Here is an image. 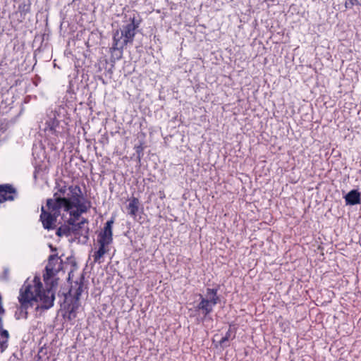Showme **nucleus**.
I'll return each instance as SVG.
<instances>
[{
    "label": "nucleus",
    "mask_w": 361,
    "mask_h": 361,
    "mask_svg": "<svg viewBox=\"0 0 361 361\" xmlns=\"http://www.w3.org/2000/svg\"><path fill=\"white\" fill-rule=\"evenodd\" d=\"M55 295L51 288H43L41 279L35 276L32 281H25L18 297L20 305L15 312L16 319H27V310L39 302L37 310H48L54 305Z\"/></svg>",
    "instance_id": "1"
},
{
    "label": "nucleus",
    "mask_w": 361,
    "mask_h": 361,
    "mask_svg": "<svg viewBox=\"0 0 361 361\" xmlns=\"http://www.w3.org/2000/svg\"><path fill=\"white\" fill-rule=\"evenodd\" d=\"M70 120L66 109L64 107L59 106L47 114L44 132L49 136H54L55 140L66 138L69 135L68 123Z\"/></svg>",
    "instance_id": "2"
},
{
    "label": "nucleus",
    "mask_w": 361,
    "mask_h": 361,
    "mask_svg": "<svg viewBox=\"0 0 361 361\" xmlns=\"http://www.w3.org/2000/svg\"><path fill=\"white\" fill-rule=\"evenodd\" d=\"M141 20L136 17H130L129 23L123 25L121 30H116L113 33V44L110 48L111 53L115 51H120L122 53L123 49L128 44H132L136 35V30L140 27Z\"/></svg>",
    "instance_id": "3"
},
{
    "label": "nucleus",
    "mask_w": 361,
    "mask_h": 361,
    "mask_svg": "<svg viewBox=\"0 0 361 361\" xmlns=\"http://www.w3.org/2000/svg\"><path fill=\"white\" fill-rule=\"evenodd\" d=\"M62 206L55 199H47L46 207H41L39 220L45 230L51 231L56 228L57 218L61 215Z\"/></svg>",
    "instance_id": "4"
},
{
    "label": "nucleus",
    "mask_w": 361,
    "mask_h": 361,
    "mask_svg": "<svg viewBox=\"0 0 361 361\" xmlns=\"http://www.w3.org/2000/svg\"><path fill=\"white\" fill-rule=\"evenodd\" d=\"M85 276L82 274L79 279L75 281L74 285L71 286L68 291V295H66V300L68 302L69 298L71 301L64 307L66 317L68 320H72L76 317V312L80 306V297L83 292Z\"/></svg>",
    "instance_id": "5"
},
{
    "label": "nucleus",
    "mask_w": 361,
    "mask_h": 361,
    "mask_svg": "<svg viewBox=\"0 0 361 361\" xmlns=\"http://www.w3.org/2000/svg\"><path fill=\"white\" fill-rule=\"evenodd\" d=\"M219 289V286L216 285V288H207L205 295L200 294V302L195 307V310L200 312L204 318L214 311V307L220 302Z\"/></svg>",
    "instance_id": "6"
},
{
    "label": "nucleus",
    "mask_w": 361,
    "mask_h": 361,
    "mask_svg": "<svg viewBox=\"0 0 361 361\" xmlns=\"http://www.w3.org/2000/svg\"><path fill=\"white\" fill-rule=\"evenodd\" d=\"M69 197L66 198L55 199L62 206L63 211H70L74 208L75 204L83 203V201H88L83 195L81 188L78 185L68 186Z\"/></svg>",
    "instance_id": "7"
},
{
    "label": "nucleus",
    "mask_w": 361,
    "mask_h": 361,
    "mask_svg": "<svg viewBox=\"0 0 361 361\" xmlns=\"http://www.w3.org/2000/svg\"><path fill=\"white\" fill-rule=\"evenodd\" d=\"M61 269V260L57 255H51L49 257V262L45 267V273L43 275L44 281L48 283Z\"/></svg>",
    "instance_id": "8"
},
{
    "label": "nucleus",
    "mask_w": 361,
    "mask_h": 361,
    "mask_svg": "<svg viewBox=\"0 0 361 361\" xmlns=\"http://www.w3.org/2000/svg\"><path fill=\"white\" fill-rule=\"evenodd\" d=\"M114 224V218L111 217L108 220L104 228L97 235V243L109 245L113 243V225Z\"/></svg>",
    "instance_id": "9"
},
{
    "label": "nucleus",
    "mask_w": 361,
    "mask_h": 361,
    "mask_svg": "<svg viewBox=\"0 0 361 361\" xmlns=\"http://www.w3.org/2000/svg\"><path fill=\"white\" fill-rule=\"evenodd\" d=\"M67 222L73 226V235L82 236L85 240L89 239L90 228L87 226V219L82 218L79 223H76L74 219H68Z\"/></svg>",
    "instance_id": "10"
},
{
    "label": "nucleus",
    "mask_w": 361,
    "mask_h": 361,
    "mask_svg": "<svg viewBox=\"0 0 361 361\" xmlns=\"http://www.w3.org/2000/svg\"><path fill=\"white\" fill-rule=\"evenodd\" d=\"M17 195V190L12 185H0V203L13 201L16 198Z\"/></svg>",
    "instance_id": "11"
},
{
    "label": "nucleus",
    "mask_w": 361,
    "mask_h": 361,
    "mask_svg": "<svg viewBox=\"0 0 361 361\" xmlns=\"http://www.w3.org/2000/svg\"><path fill=\"white\" fill-rule=\"evenodd\" d=\"M90 207V201H83V203L82 204L74 205V208H75V209H71L70 211L65 212L69 213L70 216L68 219H74V221H76L82 214L87 212Z\"/></svg>",
    "instance_id": "12"
},
{
    "label": "nucleus",
    "mask_w": 361,
    "mask_h": 361,
    "mask_svg": "<svg viewBox=\"0 0 361 361\" xmlns=\"http://www.w3.org/2000/svg\"><path fill=\"white\" fill-rule=\"evenodd\" d=\"M128 204L126 206V209L128 211V215H129L133 219H136L140 210L142 212L143 210L142 207H141L140 202L137 197H132L128 200Z\"/></svg>",
    "instance_id": "13"
},
{
    "label": "nucleus",
    "mask_w": 361,
    "mask_h": 361,
    "mask_svg": "<svg viewBox=\"0 0 361 361\" xmlns=\"http://www.w3.org/2000/svg\"><path fill=\"white\" fill-rule=\"evenodd\" d=\"M54 193L51 199L66 198L63 197L68 190V186L63 180H56L54 186Z\"/></svg>",
    "instance_id": "14"
},
{
    "label": "nucleus",
    "mask_w": 361,
    "mask_h": 361,
    "mask_svg": "<svg viewBox=\"0 0 361 361\" xmlns=\"http://www.w3.org/2000/svg\"><path fill=\"white\" fill-rule=\"evenodd\" d=\"M344 198L347 205H355L360 203V193L357 190H350Z\"/></svg>",
    "instance_id": "15"
},
{
    "label": "nucleus",
    "mask_w": 361,
    "mask_h": 361,
    "mask_svg": "<svg viewBox=\"0 0 361 361\" xmlns=\"http://www.w3.org/2000/svg\"><path fill=\"white\" fill-rule=\"evenodd\" d=\"M56 234L59 237L70 236L73 234V226L66 221L57 228Z\"/></svg>",
    "instance_id": "16"
},
{
    "label": "nucleus",
    "mask_w": 361,
    "mask_h": 361,
    "mask_svg": "<svg viewBox=\"0 0 361 361\" xmlns=\"http://www.w3.org/2000/svg\"><path fill=\"white\" fill-rule=\"evenodd\" d=\"M99 248L93 254L94 262L95 263H101V258L109 251V246L102 244H98Z\"/></svg>",
    "instance_id": "17"
},
{
    "label": "nucleus",
    "mask_w": 361,
    "mask_h": 361,
    "mask_svg": "<svg viewBox=\"0 0 361 361\" xmlns=\"http://www.w3.org/2000/svg\"><path fill=\"white\" fill-rule=\"evenodd\" d=\"M31 4L30 1H23L19 4L16 14L20 13V17L25 19V16L30 12Z\"/></svg>",
    "instance_id": "18"
},
{
    "label": "nucleus",
    "mask_w": 361,
    "mask_h": 361,
    "mask_svg": "<svg viewBox=\"0 0 361 361\" xmlns=\"http://www.w3.org/2000/svg\"><path fill=\"white\" fill-rule=\"evenodd\" d=\"M231 337H232V331H231V328L230 327L228 329V330L227 331V332L226 333V334L219 341L220 345L222 347L226 345V343H227L229 341V339L231 338Z\"/></svg>",
    "instance_id": "19"
},
{
    "label": "nucleus",
    "mask_w": 361,
    "mask_h": 361,
    "mask_svg": "<svg viewBox=\"0 0 361 361\" xmlns=\"http://www.w3.org/2000/svg\"><path fill=\"white\" fill-rule=\"evenodd\" d=\"M351 6H361V0H349Z\"/></svg>",
    "instance_id": "20"
},
{
    "label": "nucleus",
    "mask_w": 361,
    "mask_h": 361,
    "mask_svg": "<svg viewBox=\"0 0 361 361\" xmlns=\"http://www.w3.org/2000/svg\"><path fill=\"white\" fill-rule=\"evenodd\" d=\"M135 150H136V152L138 154V158L140 159V153L142 151V146L140 145V146L135 147Z\"/></svg>",
    "instance_id": "21"
},
{
    "label": "nucleus",
    "mask_w": 361,
    "mask_h": 361,
    "mask_svg": "<svg viewBox=\"0 0 361 361\" xmlns=\"http://www.w3.org/2000/svg\"><path fill=\"white\" fill-rule=\"evenodd\" d=\"M353 6H351L350 2L349 0H347L345 3V7L346 8H351Z\"/></svg>",
    "instance_id": "22"
},
{
    "label": "nucleus",
    "mask_w": 361,
    "mask_h": 361,
    "mask_svg": "<svg viewBox=\"0 0 361 361\" xmlns=\"http://www.w3.org/2000/svg\"><path fill=\"white\" fill-rule=\"evenodd\" d=\"M162 196L164 197L165 196V194H161V196H160V198H162Z\"/></svg>",
    "instance_id": "23"
},
{
    "label": "nucleus",
    "mask_w": 361,
    "mask_h": 361,
    "mask_svg": "<svg viewBox=\"0 0 361 361\" xmlns=\"http://www.w3.org/2000/svg\"><path fill=\"white\" fill-rule=\"evenodd\" d=\"M162 196L164 197L165 196V194H161V196H160V198H162Z\"/></svg>",
    "instance_id": "24"
},
{
    "label": "nucleus",
    "mask_w": 361,
    "mask_h": 361,
    "mask_svg": "<svg viewBox=\"0 0 361 361\" xmlns=\"http://www.w3.org/2000/svg\"><path fill=\"white\" fill-rule=\"evenodd\" d=\"M162 196L164 197L165 196V194H161V196H160V198H162Z\"/></svg>",
    "instance_id": "25"
}]
</instances>
